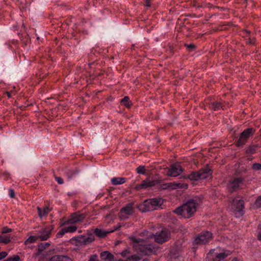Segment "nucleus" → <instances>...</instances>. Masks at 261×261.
I'll return each instance as SVG.
<instances>
[{"label":"nucleus","mask_w":261,"mask_h":261,"mask_svg":"<svg viewBox=\"0 0 261 261\" xmlns=\"http://www.w3.org/2000/svg\"><path fill=\"white\" fill-rule=\"evenodd\" d=\"M197 206L198 203L196 200L191 199L177 208L174 212L185 218H189L196 212Z\"/></svg>","instance_id":"nucleus-2"},{"label":"nucleus","mask_w":261,"mask_h":261,"mask_svg":"<svg viewBox=\"0 0 261 261\" xmlns=\"http://www.w3.org/2000/svg\"><path fill=\"white\" fill-rule=\"evenodd\" d=\"M121 226L120 225H118L114 228L113 229H110L108 231L103 230L100 229L96 228L94 230L95 234L99 237H105L107 234L113 232L114 230L118 229L120 228Z\"/></svg>","instance_id":"nucleus-16"},{"label":"nucleus","mask_w":261,"mask_h":261,"mask_svg":"<svg viewBox=\"0 0 261 261\" xmlns=\"http://www.w3.org/2000/svg\"><path fill=\"white\" fill-rule=\"evenodd\" d=\"M163 203L162 198H152L145 200L138 205L140 211L143 212L151 211L160 208Z\"/></svg>","instance_id":"nucleus-3"},{"label":"nucleus","mask_w":261,"mask_h":261,"mask_svg":"<svg viewBox=\"0 0 261 261\" xmlns=\"http://www.w3.org/2000/svg\"><path fill=\"white\" fill-rule=\"evenodd\" d=\"M198 172L199 174L200 179L210 178L212 175V171L208 168H204L199 170Z\"/></svg>","instance_id":"nucleus-17"},{"label":"nucleus","mask_w":261,"mask_h":261,"mask_svg":"<svg viewBox=\"0 0 261 261\" xmlns=\"http://www.w3.org/2000/svg\"><path fill=\"white\" fill-rule=\"evenodd\" d=\"M188 46L189 48H193L195 47V46L193 44H190Z\"/></svg>","instance_id":"nucleus-42"},{"label":"nucleus","mask_w":261,"mask_h":261,"mask_svg":"<svg viewBox=\"0 0 261 261\" xmlns=\"http://www.w3.org/2000/svg\"><path fill=\"white\" fill-rule=\"evenodd\" d=\"M49 244L47 243H41L38 245V251L41 252L44 249L48 247Z\"/></svg>","instance_id":"nucleus-28"},{"label":"nucleus","mask_w":261,"mask_h":261,"mask_svg":"<svg viewBox=\"0 0 261 261\" xmlns=\"http://www.w3.org/2000/svg\"><path fill=\"white\" fill-rule=\"evenodd\" d=\"M189 178L192 180L200 179L199 172H193L189 175Z\"/></svg>","instance_id":"nucleus-27"},{"label":"nucleus","mask_w":261,"mask_h":261,"mask_svg":"<svg viewBox=\"0 0 261 261\" xmlns=\"http://www.w3.org/2000/svg\"><path fill=\"white\" fill-rule=\"evenodd\" d=\"M145 6H147V7H149L150 6V3H149V2L148 1H146V3L145 4Z\"/></svg>","instance_id":"nucleus-41"},{"label":"nucleus","mask_w":261,"mask_h":261,"mask_svg":"<svg viewBox=\"0 0 261 261\" xmlns=\"http://www.w3.org/2000/svg\"><path fill=\"white\" fill-rule=\"evenodd\" d=\"M232 261H237V260L236 258H234Z\"/></svg>","instance_id":"nucleus-45"},{"label":"nucleus","mask_w":261,"mask_h":261,"mask_svg":"<svg viewBox=\"0 0 261 261\" xmlns=\"http://www.w3.org/2000/svg\"><path fill=\"white\" fill-rule=\"evenodd\" d=\"M126 178L124 177H113L111 178V181L113 185H121L126 182Z\"/></svg>","instance_id":"nucleus-22"},{"label":"nucleus","mask_w":261,"mask_h":261,"mask_svg":"<svg viewBox=\"0 0 261 261\" xmlns=\"http://www.w3.org/2000/svg\"><path fill=\"white\" fill-rule=\"evenodd\" d=\"M12 231L11 228H8L7 227H4L2 229V233H7L10 232Z\"/></svg>","instance_id":"nucleus-33"},{"label":"nucleus","mask_w":261,"mask_h":261,"mask_svg":"<svg viewBox=\"0 0 261 261\" xmlns=\"http://www.w3.org/2000/svg\"><path fill=\"white\" fill-rule=\"evenodd\" d=\"M255 205L257 207H261V196L257 197L255 202Z\"/></svg>","instance_id":"nucleus-31"},{"label":"nucleus","mask_w":261,"mask_h":261,"mask_svg":"<svg viewBox=\"0 0 261 261\" xmlns=\"http://www.w3.org/2000/svg\"><path fill=\"white\" fill-rule=\"evenodd\" d=\"M8 255V253L6 251H2L0 252V260L4 258Z\"/></svg>","instance_id":"nucleus-35"},{"label":"nucleus","mask_w":261,"mask_h":261,"mask_svg":"<svg viewBox=\"0 0 261 261\" xmlns=\"http://www.w3.org/2000/svg\"><path fill=\"white\" fill-rule=\"evenodd\" d=\"M138 173L144 174L145 173V167L143 166H140L137 168Z\"/></svg>","instance_id":"nucleus-29"},{"label":"nucleus","mask_w":261,"mask_h":261,"mask_svg":"<svg viewBox=\"0 0 261 261\" xmlns=\"http://www.w3.org/2000/svg\"><path fill=\"white\" fill-rule=\"evenodd\" d=\"M38 236H30L28 239L24 242L25 245L30 244L36 242L39 239Z\"/></svg>","instance_id":"nucleus-23"},{"label":"nucleus","mask_w":261,"mask_h":261,"mask_svg":"<svg viewBox=\"0 0 261 261\" xmlns=\"http://www.w3.org/2000/svg\"><path fill=\"white\" fill-rule=\"evenodd\" d=\"M184 171L182 167L179 163H175L170 166L168 169L167 175L171 177H176Z\"/></svg>","instance_id":"nucleus-9"},{"label":"nucleus","mask_w":261,"mask_h":261,"mask_svg":"<svg viewBox=\"0 0 261 261\" xmlns=\"http://www.w3.org/2000/svg\"><path fill=\"white\" fill-rule=\"evenodd\" d=\"M11 241V236L9 234L8 235H0V243H4L7 244L9 243Z\"/></svg>","instance_id":"nucleus-24"},{"label":"nucleus","mask_w":261,"mask_h":261,"mask_svg":"<svg viewBox=\"0 0 261 261\" xmlns=\"http://www.w3.org/2000/svg\"><path fill=\"white\" fill-rule=\"evenodd\" d=\"M247 152L248 153H250L251 152V151H250V150H249V149H247Z\"/></svg>","instance_id":"nucleus-44"},{"label":"nucleus","mask_w":261,"mask_h":261,"mask_svg":"<svg viewBox=\"0 0 261 261\" xmlns=\"http://www.w3.org/2000/svg\"><path fill=\"white\" fill-rule=\"evenodd\" d=\"M88 261H98V256L96 254L91 255Z\"/></svg>","instance_id":"nucleus-34"},{"label":"nucleus","mask_w":261,"mask_h":261,"mask_svg":"<svg viewBox=\"0 0 261 261\" xmlns=\"http://www.w3.org/2000/svg\"><path fill=\"white\" fill-rule=\"evenodd\" d=\"M3 175L4 176L5 180H8V178L9 177V175L8 173H4Z\"/></svg>","instance_id":"nucleus-38"},{"label":"nucleus","mask_w":261,"mask_h":261,"mask_svg":"<svg viewBox=\"0 0 261 261\" xmlns=\"http://www.w3.org/2000/svg\"><path fill=\"white\" fill-rule=\"evenodd\" d=\"M86 217V215L84 214L75 213L72 214L66 220L64 221L61 226L73 224L75 225L76 224L82 221Z\"/></svg>","instance_id":"nucleus-7"},{"label":"nucleus","mask_w":261,"mask_h":261,"mask_svg":"<svg viewBox=\"0 0 261 261\" xmlns=\"http://www.w3.org/2000/svg\"><path fill=\"white\" fill-rule=\"evenodd\" d=\"M157 180H150L149 179H146L142 181V182L138 185L136 187L138 190H140L142 189H147L149 187H152L157 184Z\"/></svg>","instance_id":"nucleus-15"},{"label":"nucleus","mask_w":261,"mask_h":261,"mask_svg":"<svg viewBox=\"0 0 261 261\" xmlns=\"http://www.w3.org/2000/svg\"><path fill=\"white\" fill-rule=\"evenodd\" d=\"M100 257L103 261H115L114 255L108 251L102 252Z\"/></svg>","instance_id":"nucleus-19"},{"label":"nucleus","mask_w":261,"mask_h":261,"mask_svg":"<svg viewBox=\"0 0 261 261\" xmlns=\"http://www.w3.org/2000/svg\"><path fill=\"white\" fill-rule=\"evenodd\" d=\"M48 261H72V260L67 256L55 255L51 257Z\"/></svg>","instance_id":"nucleus-20"},{"label":"nucleus","mask_w":261,"mask_h":261,"mask_svg":"<svg viewBox=\"0 0 261 261\" xmlns=\"http://www.w3.org/2000/svg\"><path fill=\"white\" fill-rule=\"evenodd\" d=\"M170 237V232L166 228L156 233L144 231L138 237L130 238L134 249L140 251L142 255H149L152 252L154 247L150 243V240L154 239L158 243L162 244L167 241Z\"/></svg>","instance_id":"nucleus-1"},{"label":"nucleus","mask_w":261,"mask_h":261,"mask_svg":"<svg viewBox=\"0 0 261 261\" xmlns=\"http://www.w3.org/2000/svg\"><path fill=\"white\" fill-rule=\"evenodd\" d=\"M244 207V201L240 197H237L230 202L229 208L236 215H242Z\"/></svg>","instance_id":"nucleus-4"},{"label":"nucleus","mask_w":261,"mask_h":261,"mask_svg":"<svg viewBox=\"0 0 261 261\" xmlns=\"http://www.w3.org/2000/svg\"><path fill=\"white\" fill-rule=\"evenodd\" d=\"M255 133V130L252 128L245 129L240 135L239 138L236 142L237 146H242L245 144L250 137Z\"/></svg>","instance_id":"nucleus-5"},{"label":"nucleus","mask_w":261,"mask_h":261,"mask_svg":"<svg viewBox=\"0 0 261 261\" xmlns=\"http://www.w3.org/2000/svg\"><path fill=\"white\" fill-rule=\"evenodd\" d=\"M255 40L254 38L249 39V43L254 44V43H255Z\"/></svg>","instance_id":"nucleus-39"},{"label":"nucleus","mask_w":261,"mask_h":261,"mask_svg":"<svg viewBox=\"0 0 261 261\" xmlns=\"http://www.w3.org/2000/svg\"><path fill=\"white\" fill-rule=\"evenodd\" d=\"M71 225L65 226L62 229L57 233V238H61L63 237L66 233L74 232L77 230V227L75 225L71 224Z\"/></svg>","instance_id":"nucleus-14"},{"label":"nucleus","mask_w":261,"mask_h":261,"mask_svg":"<svg viewBox=\"0 0 261 261\" xmlns=\"http://www.w3.org/2000/svg\"><path fill=\"white\" fill-rule=\"evenodd\" d=\"M213 239L212 233L208 231L201 232L197 236L194 241L195 244H205L208 243Z\"/></svg>","instance_id":"nucleus-8"},{"label":"nucleus","mask_w":261,"mask_h":261,"mask_svg":"<svg viewBox=\"0 0 261 261\" xmlns=\"http://www.w3.org/2000/svg\"><path fill=\"white\" fill-rule=\"evenodd\" d=\"M9 195L11 198H13L15 197V192L13 189H9Z\"/></svg>","instance_id":"nucleus-36"},{"label":"nucleus","mask_w":261,"mask_h":261,"mask_svg":"<svg viewBox=\"0 0 261 261\" xmlns=\"http://www.w3.org/2000/svg\"><path fill=\"white\" fill-rule=\"evenodd\" d=\"M6 95H7V96L8 97V98H10L11 97V92H7L6 93Z\"/></svg>","instance_id":"nucleus-40"},{"label":"nucleus","mask_w":261,"mask_h":261,"mask_svg":"<svg viewBox=\"0 0 261 261\" xmlns=\"http://www.w3.org/2000/svg\"><path fill=\"white\" fill-rule=\"evenodd\" d=\"M214 257L213 253L212 251H210L207 254L206 261H217L216 259L214 258Z\"/></svg>","instance_id":"nucleus-30"},{"label":"nucleus","mask_w":261,"mask_h":261,"mask_svg":"<svg viewBox=\"0 0 261 261\" xmlns=\"http://www.w3.org/2000/svg\"><path fill=\"white\" fill-rule=\"evenodd\" d=\"M51 210V208L47 205L44 206L42 208L37 207L38 215L40 218L46 216Z\"/></svg>","instance_id":"nucleus-18"},{"label":"nucleus","mask_w":261,"mask_h":261,"mask_svg":"<svg viewBox=\"0 0 261 261\" xmlns=\"http://www.w3.org/2000/svg\"><path fill=\"white\" fill-rule=\"evenodd\" d=\"M51 230L48 228H45L43 229V231L41 232V234L38 236L39 239L41 241H44L47 240L49 237V235L50 234Z\"/></svg>","instance_id":"nucleus-21"},{"label":"nucleus","mask_w":261,"mask_h":261,"mask_svg":"<svg viewBox=\"0 0 261 261\" xmlns=\"http://www.w3.org/2000/svg\"><path fill=\"white\" fill-rule=\"evenodd\" d=\"M210 108L214 111H216L221 108V105L217 101L212 102L210 103Z\"/></svg>","instance_id":"nucleus-25"},{"label":"nucleus","mask_w":261,"mask_h":261,"mask_svg":"<svg viewBox=\"0 0 261 261\" xmlns=\"http://www.w3.org/2000/svg\"><path fill=\"white\" fill-rule=\"evenodd\" d=\"M134 213L133 207L132 205L128 204L122 208L119 213V217L121 219H125Z\"/></svg>","instance_id":"nucleus-12"},{"label":"nucleus","mask_w":261,"mask_h":261,"mask_svg":"<svg viewBox=\"0 0 261 261\" xmlns=\"http://www.w3.org/2000/svg\"><path fill=\"white\" fill-rule=\"evenodd\" d=\"M121 102L127 108H129L132 103L128 96H125L121 100Z\"/></svg>","instance_id":"nucleus-26"},{"label":"nucleus","mask_w":261,"mask_h":261,"mask_svg":"<svg viewBox=\"0 0 261 261\" xmlns=\"http://www.w3.org/2000/svg\"><path fill=\"white\" fill-rule=\"evenodd\" d=\"M252 168L254 170H261V164L255 163L252 165Z\"/></svg>","instance_id":"nucleus-32"},{"label":"nucleus","mask_w":261,"mask_h":261,"mask_svg":"<svg viewBox=\"0 0 261 261\" xmlns=\"http://www.w3.org/2000/svg\"><path fill=\"white\" fill-rule=\"evenodd\" d=\"M94 240V238L92 236H90L87 237L83 236H79L72 238L71 241H75L78 242L80 245H86L92 242Z\"/></svg>","instance_id":"nucleus-13"},{"label":"nucleus","mask_w":261,"mask_h":261,"mask_svg":"<svg viewBox=\"0 0 261 261\" xmlns=\"http://www.w3.org/2000/svg\"><path fill=\"white\" fill-rule=\"evenodd\" d=\"M147 260L145 259H143V261H146Z\"/></svg>","instance_id":"nucleus-46"},{"label":"nucleus","mask_w":261,"mask_h":261,"mask_svg":"<svg viewBox=\"0 0 261 261\" xmlns=\"http://www.w3.org/2000/svg\"><path fill=\"white\" fill-rule=\"evenodd\" d=\"M211 251H212L213 255L216 257V259H218V261L224 259L231 254V251L224 249L221 251L215 249Z\"/></svg>","instance_id":"nucleus-11"},{"label":"nucleus","mask_w":261,"mask_h":261,"mask_svg":"<svg viewBox=\"0 0 261 261\" xmlns=\"http://www.w3.org/2000/svg\"><path fill=\"white\" fill-rule=\"evenodd\" d=\"M243 185L242 177H231L227 183V189L230 192L238 190Z\"/></svg>","instance_id":"nucleus-6"},{"label":"nucleus","mask_w":261,"mask_h":261,"mask_svg":"<svg viewBox=\"0 0 261 261\" xmlns=\"http://www.w3.org/2000/svg\"><path fill=\"white\" fill-rule=\"evenodd\" d=\"M257 238L258 240H261V232L258 234Z\"/></svg>","instance_id":"nucleus-43"},{"label":"nucleus","mask_w":261,"mask_h":261,"mask_svg":"<svg viewBox=\"0 0 261 261\" xmlns=\"http://www.w3.org/2000/svg\"><path fill=\"white\" fill-rule=\"evenodd\" d=\"M188 187L187 184H181L176 182H169L163 185L162 188L164 189L174 190L177 189H186Z\"/></svg>","instance_id":"nucleus-10"},{"label":"nucleus","mask_w":261,"mask_h":261,"mask_svg":"<svg viewBox=\"0 0 261 261\" xmlns=\"http://www.w3.org/2000/svg\"><path fill=\"white\" fill-rule=\"evenodd\" d=\"M56 180L57 181V182L59 184H62L63 183V179L60 177H56L55 178Z\"/></svg>","instance_id":"nucleus-37"}]
</instances>
